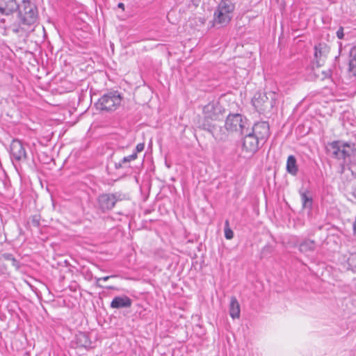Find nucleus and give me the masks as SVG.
I'll list each match as a JSON object with an SVG mask.
<instances>
[{
	"mask_svg": "<svg viewBox=\"0 0 356 356\" xmlns=\"http://www.w3.org/2000/svg\"><path fill=\"white\" fill-rule=\"evenodd\" d=\"M346 164L349 165V169L352 174L356 176V152L355 154L350 160H348Z\"/></svg>",
	"mask_w": 356,
	"mask_h": 356,
	"instance_id": "obj_24",
	"label": "nucleus"
},
{
	"mask_svg": "<svg viewBox=\"0 0 356 356\" xmlns=\"http://www.w3.org/2000/svg\"><path fill=\"white\" fill-rule=\"evenodd\" d=\"M118 8H122V10H124V3H119L118 4Z\"/></svg>",
	"mask_w": 356,
	"mask_h": 356,
	"instance_id": "obj_32",
	"label": "nucleus"
},
{
	"mask_svg": "<svg viewBox=\"0 0 356 356\" xmlns=\"http://www.w3.org/2000/svg\"><path fill=\"white\" fill-rule=\"evenodd\" d=\"M145 148V144L143 143H138L136 147V152L135 153H138V152H140L142 151H143Z\"/></svg>",
	"mask_w": 356,
	"mask_h": 356,
	"instance_id": "obj_27",
	"label": "nucleus"
},
{
	"mask_svg": "<svg viewBox=\"0 0 356 356\" xmlns=\"http://www.w3.org/2000/svg\"><path fill=\"white\" fill-rule=\"evenodd\" d=\"M321 73H322V76H321V79H322V80L330 76V72L322 71Z\"/></svg>",
	"mask_w": 356,
	"mask_h": 356,
	"instance_id": "obj_28",
	"label": "nucleus"
},
{
	"mask_svg": "<svg viewBox=\"0 0 356 356\" xmlns=\"http://www.w3.org/2000/svg\"><path fill=\"white\" fill-rule=\"evenodd\" d=\"M327 152L333 158L347 163L355 154L356 149L353 143L333 141L326 147Z\"/></svg>",
	"mask_w": 356,
	"mask_h": 356,
	"instance_id": "obj_1",
	"label": "nucleus"
},
{
	"mask_svg": "<svg viewBox=\"0 0 356 356\" xmlns=\"http://www.w3.org/2000/svg\"><path fill=\"white\" fill-rule=\"evenodd\" d=\"M19 6L16 0H0V13L3 15H10L16 11Z\"/></svg>",
	"mask_w": 356,
	"mask_h": 356,
	"instance_id": "obj_13",
	"label": "nucleus"
},
{
	"mask_svg": "<svg viewBox=\"0 0 356 356\" xmlns=\"http://www.w3.org/2000/svg\"><path fill=\"white\" fill-rule=\"evenodd\" d=\"M125 199V195L120 193L103 194L98 198L99 208L104 212L111 210L118 201Z\"/></svg>",
	"mask_w": 356,
	"mask_h": 356,
	"instance_id": "obj_7",
	"label": "nucleus"
},
{
	"mask_svg": "<svg viewBox=\"0 0 356 356\" xmlns=\"http://www.w3.org/2000/svg\"><path fill=\"white\" fill-rule=\"evenodd\" d=\"M314 58L313 62L317 67L322 66L325 63L330 53V46L324 42H320L314 46Z\"/></svg>",
	"mask_w": 356,
	"mask_h": 356,
	"instance_id": "obj_9",
	"label": "nucleus"
},
{
	"mask_svg": "<svg viewBox=\"0 0 356 356\" xmlns=\"http://www.w3.org/2000/svg\"><path fill=\"white\" fill-rule=\"evenodd\" d=\"M75 174L79 177L78 181L83 183L86 185V188H87L86 181L88 179L89 176L88 165L86 164L83 167L78 166Z\"/></svg>",
	"mask_w": 356,
	"mask_h": 356,
	"instance_id": "obj_17",
	"label": "nucleus"
},
{
	"mask_svg": "<svg viewBox=\"0 0 356 356\" xmlns=\"http://www.w3.org/2000/svg\"><path fill=\"white\" fill-rule=\"evenodd\" d=\"M348 71L356 76V46L353 47L350 51Z\"/></svg>",
	"mask_w": 356,
	"mask_h": 356,
	"instance_id": "obj_20",
	"label": "nucleus"
},
{
	"mask_svg": "<svg viewBox=\"0 0 356 356\" xmlns=\"http://www.w3.org/2000/svg\"><path fill=\"white\" fill-rule=\"evenodd\" d=\"M235 6L232 0H221L214 13V21L221 26L227 25L232 18Z\"/></svg>",
	"mask_w": 356,
	"mask_h": 356,
	"instance_id": "obj_3",
	"label": "nucleus"
},
{
	"mask_svg": "<svg viewBox=\"0 0 356 356\" xmlns=\"http://www.w3.org/2000/svg\"><path fill=\"white\" fill-rule=\"evenodd\" d=\"M226 227H225V236L227 239H232L234 237L233 231L229 227V222L227 220L225 222Z\"/></svg>",
	"mask_w": 356,
	"mask_h": 356,
	"instance_id": "obj_25",
	"label": "nucleus"
},
{
	"mask_svg": "<svg viewBox=\"0 0 356 356\" xmlns=\"http://www.w3.org/2000/svg\"><path fill=\"white\" fill-rule=\"evenodd\" d=\"M19 22L24 25L35 26L38 18L36 6L30 0H23L18 7Z\"/></svg>",
	"mask_w": 356,
	"mask_h": 356,
	"instance_id": "obj_2",
	"label": "nucleus"
},
{
	"mask_svg": "<svg viewBox=\"0 0 356 356\" xmlns=\"http://www.w3.org/2000/svg\"><path fill=\"white\" fill-rule=\"evenodd\" d=\"M249 131L257 138L263 145L270 136V127L267 122H259L255 123Z\"/></svg>",
	"mask_w": 356,
	"mask_h": 356,
	"instance_id": "obj_10",
	"label": "nucleus"
},
{
	"mask_svg": "<svg viewBox=\"0 0 356 356\" xmlns=\"http://www.w3.org/2000/svg\"><path fill=\"white\" fill-rule=\"evenodd\" d=\"M10 154L16 161L26 159V153L22 142L19 140H13L10 144Z\"/></svg>",
	"mask_w": 356,
	"mask_h": 356,
	"instance_id": "obj_12",
	"label": "nucleus"
},
{
	"mask_svg": "<svg viewBox=\"0 0 356 356\" xmlns=\"http://www.w3.org/2000/svg\"><path fill=\"white\" fill-rule=\"evenodd\" d=\"M90 104H92V98L91 97H90Z\"/></svg>",
	"mask_w": 356,
	"mask_h": 356,
	"instance_id": "obj_35",
	"label": "nucleus"
},
{
	"mask_svg": "<svg viewBox=\"0 0 356 356\" xmlns=\"http://www.w3.org/2000/svg\"><path fill=\"white\" fill-rule=\"evenodd\" d=\"M33 225H35V226H38V225H39V222H38V220H34V219H33Z\"/></svg>",
	"mask_w": 356,
	"mask_h": 356,
	"instance_id": "obj_33",
	"label": "nucleus"
},
{
	"mask_svg": "<svg viewBox=\"0 0 356 356\" xmlns=\"http://www.w3.org/2000/svg\"><path fill=\"white\" fill-rule=\"evenodd\" d=\"M12 257H13L12 254H6L5 255V259L6 260L11 261L12 260Z\"/></svg>",
	"mask_w": 356,
	"mask_h": 356,
	"instance_id": "obj_31",
	"label": "nucleus"
},
{
	"mask_svg": "<svg viewBox=\"0 0 356 356\" xmlns=\"http://www.w3.org/2000/svg\"><path fill=\"white\" fill-rule=\"evenodd\" d=\"M221 106L217 102H210L203 108L204 117L206 120H217L221 115Z\"/></svg>",
	"mask_w": 356,
	"mask_h": 356,
	"instance_id": "obj_11",
	"label": "nucleus"
},
{
	"mask_svg": "<svg viewBox=\"0 0 356 356\" xmlns=\"http://www.w3.org/2000/svg\"><path fill=\"white\" fill-rule=\"evenodd\" d=\"M122 98L117 91L104 95L95 104L97 109L104 111H115L121 104Z\"/></svg>",
	"mask_w": 356,
	"mask_h": 356,
	"instance_id": "obj_4",
	"label": "nucleus"
},
{
	"mask_svg": "<svg viewBox=\"0 0 356 356\" xmlns=\"http://www.w3.org/2000/svg\"><path fill=\"white\" fill-rule=\"evenodd\" d=\"M203 126L204 129H207L216 140L221 141L226 139V134L225 132L220 133V131L215 126H211L210 124H203Z\"/></svg>",
	"mask_w": 356,
	"mask_h": 356,
	"instance_id": "obj_19",
	"label": "nucleus"
},
{
	"mask_svg": "<svg viewBox=\"0 0 356 356\" xmlns=\"http://www.w3.org/2000/svg\"><path fill=\"white\" fill-rule=\"evenodd\" d=\"M301 201L303 208L311 209L312 207V198L307 195V193H300Z\"/></svg>",
	"mask_w": 356,
	"mask_h": 356,
	"instance_id": "obj_22",
	"label": "nucleus"
},
{
	"mask_svg": "<svg viewBox=\"0 0 356 356\" xmlns=\"http://www.w3.org/2000/svg\"><path fill=\"white\" fill-rule=\"evenodd\" d=\"M353 196L356 198V188H355L353 189Z\"/></svg>",
	"mask_w": 356,
	"mask_h": 356,
	"instance_id": "obj_34",
	"label": "nucleus"
},
{
	"mask_svg": "<svg viewBox=\"0 0 356 356\" xmlns=\"http://www.w3.org/2000/svg\"><path fill=\"white\" fill-rule=\"evenodd\" d=\"M112 276H106V277H102V278H99V279H97V282H99L100 280L106 281V280H108Z\"/></svg>",
	"mask_w": 356,
	"mask_h": 356,
	"instance_id": "obj_30",
	"label": "nucleus"
},
{
	"mask_svg": "<svg viewBox=\"0 0 356 356\" xmlns=\"http://www.w3.org/2000/svg\"><path fill=\"white\" fill-rule=\"evenodd\" d=\"M316 247L315 242L312 240H305L300 245V250L302 252H307L314 250Z\"/></svg>",
	"mask_w": 356,
	"mask_h": 356,
	"instance_id": "obj_21",
	"label": "nucleus"
},
{
	"mask_svg": "<svg viewBox=\"0 0 356 356\" xmlns=\"http://www.w3.org/2000/svg\"><path fill=\"white\" fill-rule=\"evenodd\" d=\"M131 305L132 300L128 296H116L111 302V307L113 309L129 308Z\"/></svg>",
	"mask_w": 356,
	"mask_h": 356,
	"instance_id": "obj_14",
	"label": "nucleus"
},
{
	"mask_svg": "<svg viewBox=\"0 0 356 356\" xmlns=\"http://www.w3.org/2000/svg\"><path fill=\"white\" fill-rule=\"evenodd\" d=\"M268 98L266 94H259L258 97L254 96L252 99L253 106L258 111H264L267 108V104H268Z\"/></svg>",
	"mask_w": 356,
	"mask_h": 356,
	"instance_id": "obj_15",
	"label": "nucleus"
},
{
	"mask_svg": "<svg viewBox=\"0 0 356 356\" xmlns=\"http://www.w3.org/2000/svg\"><path fill=\"white\" fill-rule=\"evenodd\" d=\"M10 28L12 31L18 35V45L20 49H22L23 44L26 43L27 38L30 33L34 31L35 26L24 25L19 22L17 24H13Z\"/></svg>",
	"mask_w": 356,
	"mask_h": 356,
	"instance_id": "obj_8",
	"label": "nucleus"
},
{
	"mask_svg": "<svg viewBox=\"0 0 356 356\" xmlns=\"http://www.w3.org/2000/svg\"><path fill=\"white\" fill-rule=\"evenodd\" d=\"M286 171L291 175L296 176L298 172V167L297 165L296 159L293 155H290L286 161Z\"/></svg>",
	"mask_w": 356,
	"mask_h": 356,
	"instance_id": "obj_18",
	"label": "nucleus"
},
{
	"mask_svg": "<svg viewBox=\"0 0 356 356\" xmlns=\"http://www.w3.org/2000/svg\"><path fill=\"white\" fill-rule=\"evenodd\" d=\"M337 36L339 39H343L344 33L343 27H340L337 31Z\"/></svg>",
	"mask_w": 356,
	"mask_h": 356,
	"instance_id": "obj_26",
	"label": "nucleus"
},
{
	"mask_svg": "<svg viewBox=\"0 0 356 356\" xmlns=\"http://www.w3.org/2000/svg\"><path fill=\"white\" fill-rule=\"evenodd\" d=\"M137 158L136 153H133L131 155H129L127 156H124L119 163H115V168H120L122 167V164L129 162L131 161H134Z\"/></svg>",
	"mask_w": 356,
	"mask_h": 356,
	"instance_id": "obj_23",
	"label": "nucleus"
},
{
	"mask_svg": "<svg viewBox=\"0 0 356 356\" xmlns=\"http://www.w3.org/2000/svg\"><path fill=\"white\" fill-rule=\"evenodd\" d=\"M242 143V152L245 153V156H252L261 146V143L256 138L249 129H246Z\"/></svg>",
	"mask_w": 356,
	"mask_h": 356,
	"instance_id": "obj_6",
	"label": "nucleus"
},
{
	"mask_svg": "<svg viewBox=\"0 0 356 356\" xmlns=\"http://www.w3.org/2000/svg\"><path fill=\"white\" fill-rule=\"evenodd\" d=\"M229 313L230 316L233 318H238L240 317L241 308L238 301L236 298L232 296L230 300Z\"/></svg>",
	"mask_w": 356,
	"mask_h": 356,
	"instance_id": "obj_16",
	"label": "nucleus"
},
{
	"mask_svg": "<svg viewBox=\"0 0 356 356\" xmlns=\"http://www.w3.org/2000/svg\"><path fill=\"white\" fill-rule=\"evenodd\" d=\"M12 264L15 266L17 268H18L19 267V261L17 260H16L14 257H12Z\"/></svg>",
	"mask_w": 356,
	"mask_h": 356,
	"instance_id": "obj_29",
	"label": "nucleus"
},
{
	"mask_svg": "<svg viewBox=\"0 0 356 356\" xmlns=\"http://www.w3.org/2000/svg\"><path fill=\"white\" fill-rule=\"evenodd\" d=\"M248 122L246 118L241 114H229L225 120V127L229 132H236L241 134H245L248 129Z\"/></svg>",
	"mask_w": 356,
	"mask_h": 356,
	"instance_id": "obj_5",
	"label": "nucleus"
}]
</instances>
